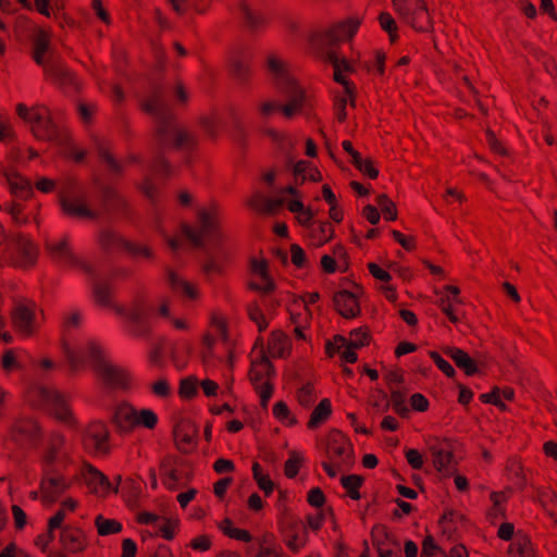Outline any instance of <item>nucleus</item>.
<instances>
[{"instance_id": "35", "label": "nucleus", "mask_w": 557, "mask_h": 557, "mask_svg": "<svg viewBox=\"0 0 557 557\" xmlns=\"http://www.w3.org/2000/svg\"><path fill=\"white\" fill-rule=\"evenodd\" d=\"M289 347L288 337L281 331H274L269 341V352L272 357H283Z\"/></svg>"}, {"instance_id": "37", "label": "nucleus", "mask_w": 557, "mask_h": 557, "mask_svg": "<svg viewBox=\"0 0 557 557\" xmlns=\"http://www.w3.org/2000/svg\"><path fill=\"white\" fill-rule=\"evenodd\" d=\"M512 557H534L531 542L527 537L517 539L510 546Z\"/></svg>"}, {"instance_id": "61", "label": "nucleus", "mask_w": 557, "mask_h": 557, "mask_svg": "<svg viewBox=\"0 0 557 557\" xmlns=\"http://www.w3.org/2000/svg\"><path fill=\"white\" fill-rule=\"evenodd\" d=\"M249 287L252 290L269 294L273 290L274 284L272 280L269 276H267V278H260L259 282H250Z\"/></svg>"}, {"instance_id": "39", "label": "nucleus", "mask_w": 557, "mask_h": 557, "mask_svg": "<svg viewBox=\"0 0 557 557\" xmlns=\"http://www.w3.org/2000/svg\"><path fill=\"white\" fill-rule=\"evenodd\" d=\"M137 187L151 203L157 202L158 187L150 175H146L141 182L137 183Z\"/></svg>"}, {"instance_id": "41", "label": "nucleus", "mask_w": 557, "mask_h": 557, "mask_svg": "<svg viewBox=\"0 0 557 557\" xmlns=\"http://www.w3.org/2000/svg\"><path fill=\"white\" fill-rule=\"evenodd\" d=\"M158 422L157 414L150 409L136 410V426L143 425L147 429H153Z\"/></svg>"}, {"instance_id": "42", "label": "nucleus", "mask_w": 557, "mask_h": 557, "mask_svg": "<svg viewBox=\"0 0 557 557\" xmlns=\"http://www.w3.org/2000/svg\"><path fill=\"white\" fill-rule=\"evenodd\" d=\"M314 399H315L314 388L311 383H306L298 389L297 400L302 407H305V408L310 407L311 404L314 401Z\"/></svg>"}, {"instance_id": "57", "label": "nucleus", "mask_w": 557, "mask_h": 557, "mask_svg": "<svg viewBox=\"0 0 557 557\" xmlns=\"http://www.w3.org/2000/svg\"><path fill=\"white\" fill-rule=\"evenodd\" d=\"M438 306L441 310L447 315L451 323H457L459 321L458 317L454 312L450 297H441L438 300Z\"/></svg>"}, {"instance_id": "5", "label": "nucleus", "mask_w": 557, "mask_h": 557, "mask_svg": "<svg viewBox=\"0 0 557 557\" xmlns=\"http://www.w3.org/2000/svg\"><path fill=\"white\" fill-rule=\"evenodd\" d=\"M72 463L71 451L63 435L54 434L41 458L40 499L51 505L71 487L72 481L65 476Z\"/></svg>"}, {"instance_id": "62", "label": "nucleus", "mask_w": 557, "mask_h": 557, "mask_svg": "<svg viewBox=\"0 0 557 557\" xmlns=\"http://www.w3.org/2000/svg\"><path fill=\"white\" fill-rule=\"evenodd\" d=\"M154 395L159 397H168L171 393L170 385L165 379H160L151 385Z\"/></svg>"}, {"instance_id": "23", "label": "nucleus", "mask_w": 557, "mask_h": 557, "mask_svg": "<svg viewBox=\"0 0 557 557\" xmlns=\"http://www.w3.org/2000/svg\"><path fill=\"white\" fill-rule=\"evenodd\" d=\"M4 177L11 193L20 198L27 199L33 195L30 182L14 171H4Z\"/></svg>"}, {"instance_id": "36", "label": "nucleus", "mask_w": 557, "mask_h": 557, "mask_svg": "<svg viewBox=\"0 0 557 557\" xmlns=\"http://www.w3.org/2000/svg\"><path fill=\"white\" fill-rule=\"evenodd\" d=\"M95 524L98 533L102 536L121 532L122 524L113 519H106L101 515L96 517Z\"/></svg>"}, {"instance_id": "3", "label": "nucleus", "mask_w": 557, "mask_h": 557, "mask_svg": "<svg viewBox=\"0 0 557 557\" xmlns=\"http://www.w3.org/2000/svg\"><path fill=\"white\" fill-rule=\"evenodd\" d=\"M359 27V21L348 20L337 23L332 27L307 34L309 41L319 50L322 59L333 67L334 79L342 85L345 97L336 109V115L339 121L346 116L345 107L348 100H352L354 87L345 78L344 73L351 70V64L345 57L339 55L333 50V45L342 40L350 39Z\"/></svg>"}, {"instance_id": "17", "label": "nucleus", "mask_w": 557, "mask_h": 557, "mask_svg": "<svg viewBox=\"0 0 557 557\" xmlns=\"http://www.w3.org/2000/svg\"><path fill=\"white\" fill-rule=\"evenodd\" d=\"M327 457L335 466L350 465L352 448L349 441L339 432L334 433L327 443Z\"/></svg>"}, {"instance_id": "38", "label": "nucleus", "mask_w": 557, "mask_h": 557, "mask_svg": "<svg viewBox=\"0 0 557 557\" xmlns=\"http://www.w3.org/2000/svg\"><path fill=\"white\" fill-rule=\"evenodd\" d=\"M94 297L100 306L112 307L113 309L116 306L111 302V289L107 284L96 283L94 285Z\"/></svg>"}, {"instance_id": "56", "label": "nucleus", "mask_w": 557, "mask_h": 557, "mask_svg": "<svg viewBox=\"0 0 557 557\" xmlns=\"http://www.w3.org/2000/svg\"><path fill=\"white\" fill-rule=\"evenodd\" d=\"M249 318L258 325L260 332L264 331L268 326V322L259 307L250 306L248 309Z\"/></svg>"}, {"instance_id": "46", "label": "nucleus", "mask_w": 557, "mask_h": 557, "mask_svg": "<svg viewBox=\"0 0 557 557\" xmlns=\"http://www.w3.org/2000/svg\"><path fill=\"white\" fill-rule=\"evenodd\" d=\"M82 313L77 310H73L70 312H66L63 315V329L66 332H71L74 329H77L82 324Z\"/></svg>"}, {"instance_id": "21", "label": "nucleus", "mask_w": 557, "mask_h": 557, "mask_svg": "<svg viewBox=\"0 0 557 557\" xmlns=\"http://www.w3.org/2000/svg\"><path fill=\"white\" fill-rule=\"evenodd\" d=\"M333 302L337 312L346 319H352L360 313L358 295L356 293L348 290L337 292L333 297Z\"/></svg>"}, {"instance_id": "30", "label": "nucleus", "mask_w": 557, "mask_h": 557, "mask_svg": "<svg viewBox=\"0 0 557 557\" xmlns=\"http://www.w3.org/2000/svg\"><path fill=\"white\" fill-rule=\"evenodd\" d=\"M238 15L250 30H257L264 22L262 15L256 12L246 1L238 2Z\"/></svg>"}, {"instance_id": "58", "label": "nucleus", "mask_w": 557, "mask_h": 557, "mask_svg": "<svg viewBox=\"0 0 557 557\" xmlns=\"http://www.w3.org/2000/svg\"><path fill=\"white\" fill-rule=\"evenodd\" d=\"M407 462L411 468L420 470L423 467V457L418 449L409 448L406 450Z\"/></svg>"}, {"instance_id": "22", "label": "nucleus", "mask_w": 557, "mask_h": 557, "mask_svg": "<svg viewBox=\"0 0 557 557\" xmlns=\"http://www.w3.org/2000/svg\"><path fill=\"white\" fill-rule=\"evenodd\" d=\"M38 433L39 428L34 419L20 418L12 428L11 436L16 444L24 445L35 441Z\"/></svg>"}, {"instance_id": "50", "label": "nucleus", "mask_w": 557, "mask_h": 557, "mask_svg": "<svg viewBox=\"0 0 557 557\" xmlns=\"http://www.w3.org/2000/svg\"><path fill=\"white\" fill-rule=\"evenodd\" d=\"M377 533H381L383 534L386 539L388 537V533L386 531V529L382 525H375L373 527L372 531H371V535L373 537V542H374V545L376 546V549H377V553H379V557H393V552L389 550V549H384L382 547V543L381 542H376L375 540V536Z\"/></svg>"}, {"instance_id": "34", "label": "nucleus", "mask_w": 557, "mask_h": 557, "mask_svg": "<svg viewBox=\"0 0 557 557\" xmlns=\"http://www.w3.org/2000/svg\"><path fill=\"white\" fill-rule=\"evenodd\" d=\"M332 413L331 401L327 398L322 399L311 412L308 421L309 429L320 426Z\"/></svg>"}, {"instance_id": "27", "label": "nucleus", "mask_w": 557, "mask_h": 557, "mask_svg": "<svg viewBox=\"0 0 557 557\" xmlns=\"http://www.w3.org/2000/svg\"><path fill=\"white\" fill-rule=\"evenodd\" d=\"M60 541L64 549L73 554L82 552L86 547L84 533L77 529L62 530Z\"/></svg>"}, {"instance_id": "43", "label": "nucleus", "mask_w": 557, "mask_h": 557, "mask_svg": "<svg viewBox=\"0 0 557 557\" xmlns=\"http://www.w3.org/2000/svg\"><path fill=\"white\" fill-rule=\"evenodd\" d=\"M1 367L7 373L13 372L21 368L16 352L13 349H8L4 351L1 358Z\"/></svg>"}, {"instance_id": "31", "label": "nucleus", "mask_w": 557, "mask_h": 557, "mask_svg": "<svg viewBox=\"0 0 557 557\" xmlns=\"http://www.w3.org/2000/svg\"><path fill=\"white\" fill-rule=\"evenodd\" d=\"M173 435L177 447L183 451H187L194 443L195 431L190 424L182 423L174 428Z\"/></svg>"}, {"instance_id": "45", "label": "nucleus", "mask_w": 557, "mask_h": 557, "mask_svg": "<svg viewBox=\"0 0 557 557\" xmlns=\"http://www.w3.org/2000/svg\"><path fill=\"white\" fill-rule=\"evenodd\" d=\"M99 157L114 174L121 175L123 173L122 164L111 154L110 151L101 148L99 150Z\"/></svg>"}, {"instance_id": "33", "label": "nucleus", "mask_w": 557, "mask_h": 557, "mask_svg": "<svg viewBox=\"0 0 557 557\" xmlns=\"http://www.w3.org/2000/svg\"><path fill=\"white\" fill-rule=\"evenodd\" d=\"M230 69L233 74V76L240 83H244L249 77V65H248V59L243 53H237L233 55Z\"/></svg>"}, {"instance_id": "13", "label": "nucleus", "mask_w": 557, "mask_h": 557, "mask_svg": "<svg viewBox=\"0 0 557 557\" xmlns=\"http://www.w3.org/2000/svg\"><path fill=\"white\" fill-rule=\"evenodd\" d=\"M429 450L436 470L444 475H450L455 471V458L449 441L433 438L429 442Z\"/></svg>"}, {"instance_id": "48", "label": "nucleus", "mask_w": 557, "mask_h": 557, "mask_svg": "<svg viewBox=\"0 0 557 557\" xmlns=\"http://www.w3.org/2000/svg\"><path fill=\"white\" fill-rule=\"evenodd\" d=\"M273 414L281 421H287L289 424L296 423V419L292 417L290 411L284 401H277L273 406Z\"/></svg>"}, {"instance_id": "51", "label": "nucleus", "mask_w": 557, "mask_h": 557, "mask_svg": "<svg viewBox=\"0 0 557 557\" xmlns=\"http://www.w3.org/2000/svg\"><path fill=\"white\" fill-rule=\"evenodd\" d=\"M197 393V380L195 377H186L181 381L180 395L185 398H191Z\"/></svg>"}, {"instance_id": "12", "label": "nucleus", "mask_w": 557, "mask_h": 557, "mask_svg": "<svg viewBox=\"0 0 557 557\" xmlns=\"http://www.w3.org/2000/svg\"><path fill=\"white\" fill-rule=\"evenodd\" d=\"M49 257L60 267L73 268L76 267L84 272L91 274L92 268L86 261L78 259L72 251L67 237L48 240L46 244Z\"/></svg>"}, {"instance_id": "8", "label": "nucleus", "mask_w": 557, "mask_h": 557, "mask_svg": "<svg viewBox=\"0 0 557 557\" xmlns=\"http://www.w3.org/2000/svg\"><path fill=\"white\" fill-rule=\"evenodd\" d=\"M26 400L33 407L49 410L63 422L70 423L72 421L67 397L55 388L41 384L34 385L27 391Z\"/></svg>"}, {"instance_id": "64", "label": "nucleus", "mask_w": 557, "mask_h": 557, "mask_svg": "<svg viewBox=\"0 0 557 557\" xmlns=\"http://www.w3.org/2000/svg\"><path fill=\"white\" fill-rule=\"evenodd\" d=\"M38 157V152L34 149H27L26 151L24 150H17V151H11L10 152V158L13 160V161H16V162H22V161H25L26 159L27 160H30V159H34V158H37Z\"/></svg>"}, {"instance_id": "20", "label": "nucleus", "mask_w": 557, "mask_h": 557, "mask_svg": "<svg viewBox=\"0 0 557 557\" xmlns=\"http://www.w3.org/2000/svg\"><path fill=\"white\" fill-rule=\"evenodd\" d=\"M61 206L65 214L78 219H97L99 213L90 209L86 200L79 196L61 198Z\"/></svg>"}, {"instance_id": "24", "label": "nucleus", "mask_w": 557, "mask_h": 557, "mask_svg": "<svg viewBox=\"0 0 557 557\" xmlns=\"http://www.w3.org/2000/svg\"><path fill=\"white\" fill-rule=\"evenodd\" d=\"M286 198L280 197V195L275 198H269L256 194L249 199L248 206L260 213L273 215L283 207Z\"/></svg>"}, {"instance_id": "53", "label": "nucleus", "mask_w": 557, "mask_h": 557, "mask_svg": "<svg viewBox=\"0 0 557 557\" xmlns=\"http://www.w3.org/2000/svg\"><path fill=\"white\" fill-rule=\"evenodd\" d=\"M430 357L432 358V360L435 362V364L437 366V368L443 371L448 377H453L455 376L456 374V371L455 369L453 368V366L446 361L445 359H443L438 352L436 351H430Z\"/></svg>"}, {"instance_id": "25", "label": "nucleus", "mask_w": 557, "mask_h": 557, "mask_svg": "<svg viewBox=\"0 0 557 557\" xmlns=\"http://www.w3.org/2000/svg\"><path fill=\"white\" fill-rule=\"evenodd\" d=\"M113 422L121 432H129L136 426V409L131 405H120L114 412Z\"/></svg>"}, {"instance_id": "2", "label": "nucleus", "mask_w": 557, "mask_h": 557, "mask_svg": "<svg viewBox=\"0 0 557 557\" xmlns=\"http://www.w3.org/2000/svg\"><path fill=\"white\" fill-rule=\"evenodd\" d=\"M268 71L274 88L284 101L268 100L260 103V115L267 119L274 113H280L287 120L297 114L309 117L311 114L310 100L286 63L276 57H270L268 59Z\"/></svg>"}, {"instance_id": "11", "label": "nucleus", "mask_w": 557, "mask_h": 557, "mask_svg": "<svg viewBox=\"0 0 557 557\" xmlns=\"http://www.w3.org/2000/svg\"><path fill=\"white\" fill-rule=\"evenodd\" d=\"M273 373V366L263 352L259 359L251 362L249 379L259 393L260 405L263 409L268 407L273 395V385L270 383Z\"/></svg>"}, {"instance_id": "16", "label": "nucleus", "mask_w": 557, "mask_h": 557, "mask_svg": "<svg viewBox=\"0 0 557 557\" xmlns=\"http://www.w3.org/2000/svg\"><path fill=\"white\" fill-rule=\"evenodd\" d=\"M399 15L414 27L423 28L429 22V12L422 0H393Z\"/></svg>"}, {"instance_id": "15", "label": "nucleus", "mask_w": 557, "mask_h": 557, "mask_svg": "<svg viewBox=\"0 0 557 557\" xmlns=\"http://www.w3.org/2000/svg\"><path fill=\"white\" fill-rule=\"evenodd\" d=\"M109 432L102 422H94L88 425L83 436L84 448L95 455L109 453Z\"/></svg>"}, {"instance_id": "55", "label": "nucleus", "mask_w": 557, "mask_h": 557, "mask_svg": "<svg viewBox=\"0 0 557 557\" xmlns=\"http://www.w3.org/2000/svg\"><path fill=\"white\" fill-rule=\"evenodd\" d=\"M176 527V522L166 519H161V521L158 523L156 528L165 540H172L174 537V530Z\"/></svg>"}, {"instance_id": "63", "label": "nucleus", "mask_w": 557, "mask_h": 557, "mask_svg": "<svg viewBox=\"0 0 557 557\" xmlns=\"http://www.w3.org/2000/svg\"><path fill=\"white\" fill-rule=\"evenodd\" d=\"M324 502L325 496L319 487L310 490V492L308 493V503L311 506L319 508L324 504Z\"/></svg>"}, {"instance_id": "60", "label": "nucleus", "mask_w": 557, "mask_h": 557, "mask_svg": "<svg viewBox=\"0 0 557 557\" xmlns=\"http://www.w3.org/2000/svg\"><path fill=\"white\" fill-rule=\"evenodd\" d=\"M368 343V334L361 330H354L349 334L348 344L355 348L363 347Z\"/></svg>"}, {"instance_id": "29", "label": "nucleus", "mask_w": 557, "mask_h": 557, "mask_svg": "<svg viewBox=\"0 0 557 557\" xmlns=\"http://www.w3.org/2000/svg\"><path fill=\"white\" fill-rule=\"evenodd\" d=\"M168 281L174 292L184 295L186 298L195 300L198 297L196 285L185 281L178 274L169 272Z\"/></svg>"}, {"instance_id": "32", "label": "nucleus", "mask_w": 557, "mask_h": 557, "mask_svg": "<svg viewBox=\"0 0 557 557\" xmlns=\"http://www.w3.org/2000/svg\"><path fill=\"white\" fill-rule=\"evenodd\" d=\"M101 201L106 210H121L125 207L123 197L111 186H103L101 188Z\"/></svg>"}, {"instance_id": "26", "label": "nucleus", "mask_w": 557, "mask_h": 557, "mask_svg": "<svg viewBox=\"0 0 557 557\" xmlns=\"http://www.w3.org/2000/svg\"><path fill=\"white\" fill-rule=\"evenodd\" d=\"M443 351L455 362L459 369L465 371L467 375H472L478 371L475 361L462 349L456 347H445Z\"/></svg>"}, {"instance_id": "49", "label": "nucleus", "mask_w": 557, "mask_h": 557, "mask_svg": "<svg viewBox=\"0 0 557 557\" xmlns=\"http://www.w3.org/2000/svg\"><path fill=\"white\" fill-rule=\"evenodd\" d=\"M381 27L389 35L392 41L397 38V26L394 18L388 13H382L380 15Z\"/></svg>"}, {"instance_id": "19", "label": "nucleus", "mask_w": 557, "mask_h": 557, "mask_svg": "<svg viewBox=\"0 0 557 557\" xmlns=\"http://www.w3.org/2000/svg\"><path fill=\"white\" fill-rule=\"evenodd\" d=\"M81 475L91 493L99 496H106L109 493L111 484L108 478L91 465H85Z\"/></svg>"}, {"instance_id": "52", "label": "nucleus", "mask_w": 557, "mask_h": 557, "mask_svg": "<svg viewBox=\"0 0 557 557\" xmlns=\"http://www.w3.org/2000/svg\"><path fill=\"white\" fill-rule=\"evenodd\" d=\"M125 250L134 257H143L146 259H151L153 257L149 247L131 242H127Z\"/></svg>"}, {"instance_id": "7", "label": "nucleus", "mask_w": 557, "mask_h": 557, "mask_svg": "<svg viewBox=\"0 0 557 557\" xmlns=\"http://www.w3.org/2000/svg\"><path fill=\"white\" fill-rule=\"evenodd\" d=\"M65 358L72 368L77 370L85 362V355L94 363L95 370L101 376L102 381L115 388H122L127 385V374L120 368L106 361L101 347L95 342H89L85 347L78 350L72 349L66 343L63 344Z\"/></svg>"}, {"instance_id": "40", "label": "nucleus", "mask_w": 557, "mask_h": 557, "mask_svg": "<svg viewBox=\"0 0 557 557\" xmlns=\"http://www.w3.org/2000/svg\"><path fill=\"white\" fill-rule=\"evenodd\" d=\"M376 203L380 207L386 220L394 221L397 219L396 205L387 197V195H379L376 197Z\"/></svg>"}, {"instance_id": "28", "label": "nucleus", "mask_w": 557, "mask_h": 557, "mask_svg": "<svg viewBox=\"0 0 557 557\" xmlns=\"http://www.w3.org/2000/svg\"><path fill=\"white\" fill-rule=\"evenodd\" d=\"M98 243L104 251L112 252L122 248L125 249L127 240L113 230L103 228L99 233Z\"/></svg>"}, {"instance_id": "10", "label": "nucleus", "mask_w": 557, "mask_h": 557, "mask_svg": "<svg viewBox=\"0 0 557 557\" xmlns=\"http://www.w3.org/2000/svg\"><path fill=\"white\" fill-rule=\"evenodd\" d=\"M16 113L30 127L37 139H41L40 133L47 135L48 139H53V136L60 135L50 111L45 106L37 104L29 109L25 104L18 103L16 106Z\"/></svg>"}, {"instance_id": "47", "label": "nucleus", "mask_w": 557, "mask_h": 557, "mask_svg": "<svg viewBox=\"0 0 557 557\" xmlns=\"http://www.w3.org/2000/svg\"><path fill=\"white\" fill-rule=\"evenodd\" d=\"M301 457L299 454L293 451L290 457L286 460L284 466V472L287 478H295L299 471L301 463Z\"/></svg>"}, {"instance_id": "14", "label": "nucleus", "mask_w": 557, "mask_h": 557, "mask_svg": "<svg viewBox=\"0 0 557 557\" xmlns=\"http://www.w3.org/2000/svg\"><path fill=\"white\" fill-rule=\"evenodd\" d=\"M9 253L15 267L28 268L36 261L37 248L27 237L18 234L12 238Z\"/></svg>"}, {"instance_id": "18", "label": "nucleus", "mask_w": 557, "mask_h": 557, "mask_svg": "<svg viewBox=\"0 0 557 557\" xmlns=\"http://www.w3.org/2000/svg\"><path fill=\"white\" fill-rule=\"evenodd\" d=\"M35 305L18 304L12 312V323L17 332L25 336L32 335L36 330L34 315Z\"/></svg>"}, {"instance_id": "9", "label": "nucleus", "mask_w": 557, "mask_h": 557, "mask_svg": "<svg viewBox=\"0 0 557 557\" xmlns=\"http://www.w3.org/2000/svg\"><path fill=\"white\" fill-rule=\"evenodd\" d=\"M49 39L44 30H38L34 38V59L45 67L46 73L60 84L75 85V77L62 63L49 54Z\"/></svg>"}, {"instance_id": "6", "label": "nucleus", "mask_w": 557, "mask_h": 557, "mask_svg": "<svg viewBox=\"0 0 557 557\" xmlns=\"http://www.w3.org/2000/svg\"><path fill=\"white\" fill-rule=\"evenodd\" d=\"M171 300L160 297L156 301L148 302L144 298H136L127 306H115L116 314L124 319L126 331L134 337H147L150 335L153 322L158 319L171 320Z\"/></svg>"}, {"instance_id": "4", "label": "nucleus", "mask_w": 557, "mask_h": 557, "mask_svg": "<svg viewBox=\"0 0 557 557\" xmlns=\"http://www.w3.org/2000/svg\"><path fill=\"white\" fill-rule=\"evenodd\" d=\"M171 96H175L181 101L187 99L181 85H170L154 78L140 99L141 109L153 120L161 136L180 140L193 139L191 135L173 120L169 106Z\"/></svg>"}, {"instance_id": "44", "label": "nucleus", "mask_w": 557, "mask_h": 557, "mask_svg": "<svg viewBox=\"0 0 557 557\" xmlns=\"http://www.w3.org/2000/svg\"><path fill=\"white\" fill-rule=\"evenodd\" d=\"M405 399L406 396L404 393L391 388V403L394 407V410L400 416H406L408 413V408L406 406Z\"/></svg>"}, {"instance_id": "1", "label": "nucleus", "mask_w": 557, "mask_h": 557, "mask_svg": "<svg viewBox=\"0 0 557 557\" xmlns=\"http://www.w3.org/2000/svg\"><path fill=\"white\" fill-rule=\"evenodd\" d=\"M220 224V211L212 206L198 212L196 227H183L185 237L195 247L203 250L202 270L206 275L221 274L230 256Z\"/></svg>"}, {"instance_id": "54", "label": "nucleus", "mask_w": 557, "mask_h": 557, "mask_svg": "<svg viewBox=\"0 0 557 557\" xmlns=\"http://www.w3.org/2000/svg\"><path fill=\"white\" fill-rule=\"evenodd\" d=\"M290 259L297 268H304L307 263L306 253L297 244L290 246Z\"/></svg>"}, {"instance_id": "59", "label": "nucleus", "mask_w": 557, "mask_h": 557, "mask_svg": "<svg viewBox=\"0 0 557 557\" xmlns=\"http://www.w3.org/2000/svg\"><path fill=\"white\" fill-rule=\"evenodd\" d=\"M341 482L347 492H349L356 488H360L363 483V478L357 474H349L342 476Z\"/></svg>"}]
</instances>
